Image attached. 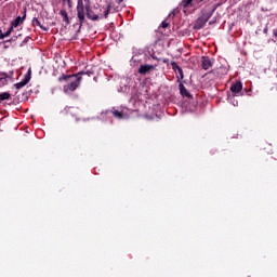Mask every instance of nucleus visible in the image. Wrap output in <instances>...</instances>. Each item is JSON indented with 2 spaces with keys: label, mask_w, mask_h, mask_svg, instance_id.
<instances>
[{
  "label": "nucleus",
  "mask_w": 277,
  "mask_h": 277,
  "mask_svg": "<svg viewBox=\"0 0 277 277\" xmlns=\"http://www.w3.org/2000/svg\"><path fill=\"white\" fill-rule=\"evenodd\" d=\"M82 75H88V77H92V75H94V72L92 71H79L78 74H74V75H66L63 74L60 78L58 81H69L67 83V85L64 87L65 92H75V90H77V88H79V85L81 84V81L83 79V77H81Z\"/></svg>",
  "instance_id": "f257e3e1"
},
{
  "label": "nucleus",
  "mask_w": 277,
  "mask_h": 277,
  "mask_svg": "<svg viewBox=\"0 0 277 277\" xmlns=\"http://www.w3.org/2000/svg\"><path fill=\"white\" fill-rule=\"evenodd\" d=\"M122 1L124 0H106L107 5L104 9V15L101 18H107L109 12H120L122 10Z\"/></svg>",
  "instance_id": "f03ea898"
},
{
  "label": "nucleus",
  "mask_w": 277,
  "mask_h": 277,
  "mask_svg": "<svg viewBox=\"0 0 277 277\" xmlns=\"http://www.w3.org/2000/svg\"><path fill=\"white\" fill-rule=\"evenodd\" d=\"M89 5H91L90 0H77L76 10L80 25H83L85 22V8Z\"/></svg>",
  "instance_id": "7ed1b4c3"
},
{
  "label": "nucleus",
  "mask_w": 277,
  "mask_h": 277,
  "mask_svg": "<svg viewBox=\"0 0 277 277\" xmlns=\"http://www.w3.org/2000/svg\"><path fill=\"white\" fill-rule=\"evenodd\" d=\"M215 12V9H213L211 12H202L201 16H199L195 24L194 29L200 30L207 23H209V19L213 16V13Z\"/></svg>",
  "instance_id": "20e7f679"
},
{
  "label": "nucleus",
  "mask_w": 277,
  "mask_h": 277,
  "mask_svg": "<svg viewBox=\"0 0 277 277\" xmlns=\"http://www.w3.org/2000/svg\"><path fill=\"white\" fill-rule=\"evenodd\" d=\"M84 12L89 21H98V18L101 19L105 18V17H102L105 15V11L103 13H96L92 10L91 4H89L88 8H84Z\"/></svg>",
  "instance_id": "39448f33"
},
{
  "label": "nucleus",
  "mask_w": 277,
  "mask_h": 277,
  "mask_svg": "<svg viewBox=\"0 0 277 277\" xmlns=\"http://www.w3.org/2000/svg\"><path fill=\"white\" fill-rule=\"evenodd\" d=\"M31 81V69L27 71V74L24 76V79L21 82L15 83L16 90H21L22 88H25L27 83Z\"/></svg>",
  "instance_id": "423d86ee"
},
{
  "label": "nucleus",
  "mask_w": 277,
  "mask_h": 277,
  "mask_svg": "<svg viewBox=\"0 0 277 277\" xmlns=\"http://www.w3.org/2000/svg\"><path fill=\"white\" fill-rule=\"evenodd\" d=\"M229 90L234 96H237L238 94H241V90H243V83H241V81H236L232 83Z\"/></svg>",
  "instance_id": "0eeeda50"
},
{
  "label": "nucleus",
  "mask_w": 277,
  "mask_h": 277,
  "mask_svg": "<svg viewBox=\"0 0 277 277\" xmlns=\"http://www.w3.org/2000/svg\"><path fill=\"white\" fill-rule=\"evenodd\" d=\"M201 68L203 70H209V68H213V60H211L209 56H202Z\"/></svg>",
  "instance_id": "6e6552de"
},
{
  "label": "nucleus",
  "mask_w": 277,
  "mask_h": 277,
  "mask_svg": "<svg viewBox=\"0 0 277 277\" xmlns=\"http://www.w3.org/2000/svg\"><path fill=\"white\" fill-rule=\"evenodd\" d=\"M171 66L172 69L174 70V72L177 74V79L179 81H181L182 79H184V75H183V68H181V66H179V64H176V62H171Z\"/></svg>",
  "instance_id": "1a4fd4ad"
},
{
  "label": "nucleus",
  "mask_w": 277,
  "mask_h": 277,
  "mask_svg": "<svg viewBox=\"0 0 277 277\" xmlns=\"http://www.w3.org/2000/svg\"><path fill=\"white\" fill-rule=\"evenodd\" d=\"M25 18H27V10H24V15L17 16L14 21H12V27H18V25H23V23H25Z\"/></svg>",
  "instance_id": "9d476101"
},
{
  "label": "nucleus",
  "mask_w": 277,
  "mask_h": 277,
  "mask_svg": "<svg viewBox=\"0 0 277 277\" xmlns=\"http://www.w3.org/2000/svg\"><path fill=\"white\" fill-rule=\"evenodd\" d=\"M150 70H155L154 65H141L138 67V74L140 75H146L147 72H150Z\"/></svg>",
  "instance_id": "9b49d317"
},
{
  "label": "nucleus",
  "mask_w": 277,
  "mask_h": 277,
  "mask_svg": "<svg viewBox=\"0 0 277 277\" xmlns=\"http://www.w3.org/2000/svg\"><path fill=\"white\" fill-rule=\"evenodd\" d=\"M180 94H182V96H186V98H192V94L189 93V91H187L183 83H180Z\"/></svg>",
  "instance_id": "f8f14e48"
},
{
  "label": "nucleus",
  "mask_w": 277,
  "mask_h": 277,
  "mask_svg": "<svg viewBox=\"0 0 277 277\" xmlns=\"http://www.w3.org/2000/svg\"><path fill=\"white\" fill-rule=\"evenodd\" d=\"M60 14L63 17V22L66 23V25H70V18L68 17L66 10H61Z\"/></svg>",
  "instance_id": "ddd939ff"
},
{
  "label": "nucleus",
  "mask_w": 277,
  "mask_h": 277,
  "mask_svg": "<svg viewBox=\"0 0 277 277\" xmlns=\"http://www.w3.org/2000/svg\"><path fill=\"white\" fill-rule=\"evenodd\" d=\"M9 78H10V75H8L5 72H0V83L2 85H6Z\"/></svg>",
  "instance_id": "4468645a"
},
{
  "label": "nucleus",
  "mask_w": 277,
  "mask_h": 277,
  "mask_svg": "<svg viewBox=\"0 0 277 277\" xmlns=\"http://www.w3.org/2000/svg\"><path fill=\"white\" fill-rule=\"evenodd\" d=\"M32 25L36 27H40V29H43V31H48L49 30V28H47V27H44V26H42V24L40 23V21L38 19V18H34L32 19Z\"/></svg>",
  "instance_id": "2eb2a0df"
},
{
  "label": "nucleus",
  "mask_w": 277,
  "mask_h": 277,
  "mask_svg": "<svg viewBox=\"0 0 277 277\" xmlns=\"http://www.w3.org/2000/svg\"><path fill=\"white\" fill-rule=\"evenodd\" d=\"M114 118H118L119 120H122L124 118V115L120 110H113Z\"/></svg>",
  "instance_id": "dca6fc26"
},
{
  "label": "nucleus",
  "mask_w": 277,
  "mask_h": 277,
  "mask_svg": "<svg viewBox=\"0 0 277 277\" xmlns=\"http://www.w3.org/2000/svg\"><path fill=\"white\" fill-rule=\"evenodd\" d=\"M11 94L8 92L0 93V101H9L11 98Z\"/></svg>",
  "instance_id": "f3484780"
},
{
  "label": "nucleus",
  "mask_w": 277,
  "mask_h": 277,
  "mask_svg": "<svg viewBox=\"0 0 277 277\" xmlns=\"http://www.w3.org/2000/svg\"><path fill=\"white\" fill-rule=\"evenodd\" d=\"M193 1L194 0H183L182 1L183 8H190Z\"/></svg>",
  "instance_id": "a211bd4d"
},
{
  "label": "nucleus",
  "mask_w": 277,
  "mask_h": 277,
  "mask_svg": "<svg viewBox=\"0 0 277 277\" xmlns=\"http://www.w3.org/2000/svg\"><path fill=\"white\" fill-rule=\"evenodd\" d=\"M160 27H161L162 29H167V27H170V23H168L167 21H163V22L161 23Z\"/></svg>",
  "instance_id": "6ab92c4d"
},
{
  "label": "nucleus",
  "mask_w": 277,
  "mask_h": 277,
  "mask_svg": "<svg viewBox=\"0 0 277 277\" xmlns=\"http://www.w3.org/2000/svg\"><path fill=\"white\" fill-rule=\"evenodd\" d=\"M159 62H163V64H170V60L169 58H158Z\"/></svg>",
  "instance_id": "aec40b11"
},
{
  "label": "nucleus",
  "mask_w": 277,
  "mask_h": 277,
  "mask_svg": "<svg viewBox=\"0 0 277 277\" xmlns=\"http://www.w3.org/2000/svg\"><path fill=\"white\" fill-rule=\"evenodd\" d=\"M67 2L68 8H72V0H65Z\"/></svg>",
  "instance_id": "412c9836"
},
{
  "label": "nucleus",
  "mask_w": 277,
  "mask_h": 277,
  "mask_svg": "<svg viewBox=\"0 0 277 277\" xmlns=\"http://www.w3.org/2000/svg\"><path fill=\"white\" fill-rule=\"evenodd\" d=\"M10 35H11V32L6 30L4 34H2L3 39H4V38H8Z\"/></svg>",
  "instance_id": "4be33fe9"
},
{
  "label": "nucleus",
  "mask_w": 277,
  "mask_h": 277,
  "mask_svg": "<svg viewBox=\"0 0 277 277\" xmlns=\"http://www.w3.org/2000/svg\"><path fill=\"white\" fill-rule=\"evenodd\" d=\"M15 27H12V24H11V27L8 29V31H10V34H12V31L14 30Z\"/></svg>",
  "instance_id": "5701e85b"
},
{
  "label": "nucleus",
  "mask_w": 277,
  "mask_h": 277,
  "mask_svg": "<svg viewBox=\"0 0 277 277\" xmlns=\"http://www.w3.org/2000/svg\"><path fill=\"white\" fill-rule=\"evenodd\" d=\"M2 31H1V29H0V40H3V36H2Z\"/></svg>",
  "instance_id": "b1692460"
},
{
  "label": "nucleus",
  "mask_w": 277,
  "mask_h": 277,
  "mask_svg": "<svg viewBox=\"0 0 277 277\" xmlns=\"http://www.w3.org/2000/svg\"><path fill=\"white\" fill-rule=\"evenodd\" d=\"M213 24V22H210V25H212Z\"/></svg>",
  "instance_id": "393cba45"
},
{
  "label": "nucleus",
  "mask_w": 277,
  "mask_h": 277,
  "mask_svg": "<svg viewBox=\"0 0 277 277\" xmlns=\"http://www.w3.org/2000/svg\"><path fill=\"white\" fill-rule=\"evenodd\" d=\"M213 24V22H210V25H212Z\"/></svg>",
  "instance_id": "a878e982"
},
{
  "label": "nucleus",
  "mask_w": 277,
  "mask_h": 277,
  "mask_svg": "<svg viewBox=\"0 0 277 277\" xmlns=\"http://www.w3.org/2000/svg\"><path fill=\"white\" fill-rule=\"evenodd\" d=\"M199 1H203V0H199Z\"/></svg>",
  "instance_id": "bb28decb"
}]
</instances>
